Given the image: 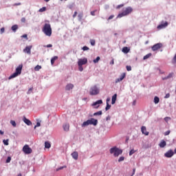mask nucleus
I'll use <instances>...</instances> for the list:
<instances>
[{"instance_id": "14", "label": "nucleus", "mask_w": 176, "mask_h": 176, "mask_svg": "<svg viewBox=\"0 0 176 176\" xmlns=\"http://www.w3.org/2000/svg\"><path fill=\"white\" fill-rule=\"evenodd\" d=\"M167 25H168V23L165 22L164 23H161L160 25H159L157 26L158 30H162V28H166V27H167Z\"/></svg>"}, {"instance_id": "57", "label": "nucleus", "mask_w": 176, "mask_h": 176, "mask_svg": "<svg viewBox=\"0 0 176 176\" xmlns=\"http://www.w3.org/2000/svg\"><path fill=\"white\" fill-rule=\"evenodd\" d=\"M164 98H170V94H167L165 96Z\"/></svg>"}, {"instance_id": "37", "label": "nucleus", "mask_w": 176, "mask_h": 176, "mask_svg": "<svg viewBox=\"0 0 176 176\" xmlns=\"http://www.w3.org/2000/svg\"><path fill=\"white\" fill-rule=\"evenodd\" d=\"M173 64H176V54H175L173 60H172Z\"/></svg>"}, {"instance_id": "46", "label": "nucleus", "mask_w": 176, "mask_h": 176, "mask_svg": "<svg viewBox=\"0 0 176 176\" xmlns=\"http://www.w3.org/2000/svg\"><path fill=\"white\" fill-rule=\"evenodd\" d=\"M123 6H124V4L118 5V6L116 7V9H120V8H123Z\"/></svg>"}, {"instance_id": "63", "label": "nucleus", "mask_w": 176, "mask_h": 176, "mask_svg": "<svg viewBox=\"0 0 176 176\" xmlns=\"http://www.w3.org/2000/svg\"><path fill=\"white\" fill-rule=\"evenodd\" d=\"M135 174V168L133 169V175H134Z\"/></svg>"}, {"instance_id": "27", "label": "nucleus", "mask_w": 176, "mask_h": 176, "mask_svg": "<svg viewBox=\"0 0 176 176\" xmlns=\"http://www.w3.org/2000/svg\"><path fill=\"white\" fill-rule=\"evenodd\" d=\"M160 101V99L159 98V97L155 96L154 98V102H155V104H159Z\"/></svg>"}, {"instance_id": "55", "label": "nucleus", "mask_w": 176, "mask_h": 176, "mask_svg": "<svg viewBox=\"0 0 176 176\" xmlns=\"http://www.w3.org/2000/svg\"><path fill=\"white\" fill-rule=\"evenodd\" d=\"M45 47H53V45L52 44H48L46 46H44Z\"/></svg>"}, {"instance_id": "38", "label": "nucleus", "mask_w": 176, "mask_h": 176, "mask_svg": "<svg viewBox=\"0 0 176 176\" xmlns=\"http://www.w3.org/2000/svg\"><path fill=\"white\" fill-rule=\"evenodd\" d=\"M82 50L84 51V52H86V50H89L90 48H89V47L87 46H84Z\"/></svg>"}, {"instance_id": "59", "label": "nucleus", "mask_w": 176, "mask_h": 176, "mask_svg": "<svg viewBox=\"0 0 176 176\" xmlns=\"http://www.w3.org/2000/svg\"><path fill=\"white\" fill-rule=\"evenodd\" d=\"M170 134V131H167L165 132V135H168Z\"/></svg>"}, {"instance_id": "48", "label": "nucleus", "mask_w": 176, "mask_h": 176, "mask_svg": "<svg viewBox=\"0 0 176 176\" xmlns=\"http://www.w3.org/2000/svg\"><path fill=\"white\" fill-rule=\"evenodd\" d=\"M36 127H41V122L36 123V124L34 126V129H36Z\"/></svg>"}, {"instance_id": "60", "label": "nucleus", "mask_w": 176, "mask_h": 176, "mask_svg": "<svg viewBox=\"0 0 176 176\" xmlns=\"http://www.w3.org/2000/svg\"><path fill=\"white\" fill-rule=\"evenodd\" d=\"M110 64L111 65H113V64H115V61L113 60V59H112V60L111 61Z\"/></svg>"}, {"instance_id": "39", "label": "nucleus", "mask_w": 176, "mask_h": 176, "mask_svg": "<svg viewBox=\"0 0 176 176\" xmlns=\"http://www.w3.org/2000/svg\"><path fill=\"white\" fill-rule=\"evenodd\" d=\"M134 153H135V151H134V149L131 150L129 152V156L134 155Z\"/></svg>"}, {"instance_id": "24", "label": "nucleus", "mask_w": 176, "mask_h": 176, "mask_svg": "<svg viewBox=\"0 0 176 176\" xmlns=\"http://www.w3.org/2000/svg\"><path fill=\"white\" fill-rule=\"evenodd\" d=\"M56 60H58V56H54L53 58H52V59H51L52 65H53L54 64Z\"/></svg>"}, {"instance_id": "62", "label": "nucleus", "mask_w": 176, "mask_h": 176, "mask_svg": "<svg viewBox=\"0 0 176 176\" xmlns=\"http://www.w3.org/2000/svg\"><path fill=\"white\" fill-rule=\"evenodd\" d=\"M109 101H111V98H108L107 99V104H109Z\"/></svg>"}, {"instance_id": "45", "label": "nucleus", "mask_w": 176, "mask_h": 176, "mask_svg": "<svg viewBox=\"0 0 176 176\" xmlns=\"http://www.w3.org/2000/svg\"><path fill=\"white\" fill-rule=\"evenodd\" d=\"M10 160H12V157H8V158L6 160V163H10Z\"/></svg>"}, {"instance_id": "44", "label": "nucleus", "mask_w": 176, "mask_h": 176, "mask_svg": "<svg viewBox=\"0 0 176 176\" xmlns=\"http://www.w3.org/2000/svg\"><path fill=\"white\" fill-rule=\"evenodd\" d=\"M124 160V157H120L119 159H118V162H123Z\"/></svg>"}, {"instance_id": "54", "label": "nucleus", "mask_w": 176, "mask_h": 176, "mask_svg": "<svg viewBox=\"0 0 176 176\" xmlns=\"http://www.w3.org/2000/svg\"><path fill=\"white\" fill-rule=\"evenodd\" d=\"M115 17L114 15H111L109 18L108 20H112V19H113Z\"/></svg>"}, {"instance_id": "47", "label": "nucleus", "mask_w": 176, "mask_h": 176, "mask_svg": "<svg viewBox=\"0 0 176 176\" xmlns=\"http://www.w3.org/2000/svg\"><path fill=\"white\" fill-rule=\"evenodd\" d=\"M96 12H97V10H94V11H91V16H96Z\"/></svg>"}, {"instance_id": "18", "label": "nucleus", "mask_w": 176, "mask_h": 176, "mask_svg": "<svg viewBox=\"0 0 176 176\" xmlns=\"http://www.w3.org/2000/svg\"><path fill=\"white\" fill-rule=\"evenodd\" d=\"M118 97V94H115L111 98V104L112 105H113V104H115V102H116V98Z\"/></svg>"}, {"instance_id": "56", "label": "nucleus", "mask_w": 176, "mask_h": 176, "mask_svg": "<svg viewBox=\"0 0 176 176\" xmlns=\"http://www.w3.org/2000/svg\"><path fill=\"white\" fill-rule=\"evenodd\" d=\"M20 5H21V3H14L13 6H20Z\"/></svg>"}, {"instance_id": "51", "label": "nucleus", "mask_w": 176, "mask_h": 176, "mask_svg": "<svg viewBox=\"0 0 176 176\" xmlns=\"http://www.w3.org/2000/svg\"><path fill=\"white\" fill-rule=\"evenodd\" d=\"M3 32H5V28H1L0 30V33L3 34Z\"/></svg>"}, {"instance_id": "34", "label": "nucleus", "mask_w": 176, "mask_h": 176, "mask_svg": "<svg viewBox=\"0 0 176 176\" xmlns=\"http://www.w3.org/2000/svg\"><path fill=\"white\" fill-rule=\"evenodd\" d=\"M100 61V56H97L96 59L94 60V63L96 64V63H98Z\"/></svg>"}, {"instance_id": "9", "label": "nucleus", "mask_w": 176, "mask_h": 176, "mask_svg": "<svg viewBox=\"0 0 176 176\" xmlns=\"http://www.w3.org/2000/svg\"><path fill=\"white\" fill-rule=\"evenodd\" d=\"M101 104H102V100H97L96 102H94L92 104V107H94V108H96L97 109L100 107V105H101Z\"/></svg>"}, {"instance_id": "32", "label": "nucleus", "mask_w": 176, "mask_h": 176, "mask_svg": "<svg viewBox=\"0 0 176 176\" xmlns=\"http://www.w3.org/2000/svg\"><path fill=\"white\" fill-rule=\"evenodd\" d=\"M3 144H4V145H6V146L9 145V139L3 140Z\"/></svg>"}, {"instance_id": "53", "label": "nucleus", "mask_w": 176, "mask_h": 176, "mask_svg": "<svg viewBox=\"0 0 176 176\" xmlns=\"http://www.w3.org/2000/svg\"><path fill=\"white\" fill-rule=\"evenodd\" d=\"M126 71H131V66H126Z\"/></svg>"}, {"instance_id": "52", "label": "nucleus", "mask_w": 176, "mask_h": 176, "mask_svg": "<svg viewBox=\"0 0 176 176\" xmlns=\"http://www.w3.org/2000/svg\"><path fill=\"white\" fill-rule=\"evenodd\" d=\"M76 16H78V12H74V14H73V19H75V17H76Z\"/></svg>"}, {"instance_id": "26", "label": "nucleus", "mask_w": 176, "mask_h": 176, "mask_svg": "<svg viewBox=\"0 0 176 176\" xmlns=\"http://www.w3.org/2000/svg\"><path fill=\"white\" fill-rule=\"evenodd\" d=\"M16 76H19V74L16 72H14L8 78V79H13V78H16Z\"/></svg>"}, {"instance_id": "49", "label": "nucleus", "mask_w": 176, "mask_h": 176, "mask_svg": "<svg viewBox=\"0 0 176 176\" xmlns=\"http://www.w3.org/2000/svg\"><path fill=\"white\" fill-rule=\"evenodd\" d=\"M164 120H165V122H168V120H171V118H170V117H166V118H164Z\"/></svg>"}, {"instance_id": "7", "label": "nucleus", "mask_w": 176, "mask_h": 176, "mask_svg": "<svg viewBox=\"0 0 176 176\" xmlns=\"http://www.w3.org/2000/svg\"><path fill=\"white\" fill-rule=\"evenodd\" d=\"M161 47H163V44L161 43L155 44L152 47L153 52H156V50H159V49H161Z\"/></svg>"}, {"instance_id": "19", "label": "nucleus", "mask_w": 176, "mask_h": 176, "mask_svg": "<svg viewBox=\"0 0 176 176\" xmlns=\"http://www.w3.org/2000/svg\"><path fill=\"white\" fill-rule=\"evenodd\" d=\"M166 145H167V143L164 140H162L160 142V143L159 144L160 148H164V146H166Z\"/></svg>"}, {"instance_id": "29", "label": "nucleus", "mask_w": 176, "mask_h": 176, "mask_svg": "<svg viewBox=\"0 0 176 176\" xmlns=\"http://www.w3.org/2000/svg\"><path fill=\"white\" fill-rule=\"evenodd\" d=\"M102 115V111H99L94 113V116H98Z\"/></svg>"}, {"instance_id": "42", "label": "nucleus", "mask_w": 176, "mask_h": 176, "mask_svg": "<svg viewBox=\"0 0 176 176\" xmlns=\"http://www.w3.org/2000/svg\"><path fill=\"white\" fill-rule=\"evenodd\" d=\"M32 90H34V88L32 87V88H30L28 91V94H31V93H32Z\"/></svg>"}, {"instance_id": "10", "label": "nucleus", "mask_w": 176, "mask_h": 176, "mask_svg": "<svg viewBox=\"0 0 176 176\" xmlns=\"http://www.w3.org/2000/svg\"><path fill=\"white\" fill-rule=\"evenodd\" d=\"M31 49H32V45L26 46L23 50V52L27 53V54H31Z\"/></svg>"}, {"instance_id": "23", "label": "nucleus", "mask_w": 176, "mask_h": 176, "mask_svg": "<svg viewBox=\"0 0 176 176\" xmlns=\"http://www.w3.org/2000/svg\"><path fill=\"white\" fill-rule=\"evenodd\" d=\"M12 30L14 32H16V31H17V30H19V25H14L12 26L11 28Z\"/></svg>"}, {"instance_id": "50", "label": "nucleus", "mask_w": 176, "mask_h": 176, "mask_svg": "<svg viewBox=\"0 0 176 176\" xmlns=\"http://www.w3.org/2000/svg\"><path fill=\"white\" fill-rule=\"evenodd\" d=\"M21 38H25V39H26L27 41H28V36H27V34H23V35H22V36H21Z\"/></svg>"}, {"instance_id": "16", "label": "nucleus", "mask_w": 176, "mask_h": 176, "mask_svg": "<svg viewBox=\"0 0 176 176\" xmlns=\"http://www.w3.org/2000/svg\"><path fill=\"white\" fill-rule=\"evenodd\" d=\"M74 89V84L69 83L66 85L65 90L69 91Z\"/></svg>"}, {"instance_id": "41", "label": "nucleus", "mask_w": 176, "mask_h": 176, "mask_svg": "<svg viewBox=\"0 0 176 176\" xmlns=\"http://www.w3.org/2000/svg\"><path fill=\"white\" fill-rule=\"evenodd\" d=\"M10 123H11L12 126H13L14 127H16V121L11 120Z\"/></svg>"}, {"instance_id": "25", "label": "nucleus", "mask_w": 176, "mask_h": 176, "mask_svg": "<svg viewBox=\"0 0 176 176\" xmlns=\"http://www.w3.org/2000/svg\"><path fill=\"white\" fill-rule=\"evenodd\" d=\"M52 146V144L49 142H45V148L47 149H49Z\"/></svg>"}, {"instance_id": "6", "label": "nucleus", "mask_w": 176, "mask_h": 176, "mask_svg": "<svg viewBox=\"0 0 176 176\" xmlns=\"http://www.w3.org/2000/svg\"><path fill=\"white\" fill-rule=\"evenodd\" d=\"M23 151L24 152V153H25V155H30V153H32V149L30 148V146H28V144H25L23 147Z\"/></svg>"}, {"instance_id": "33", "label": "nucleus", "mask_w": 176, "mask_h": 176, "mask_svg": "<svg viewBox=\"0 0 176 176\" xmlns=\"http://www.w3.org/2000/svg\"><path fill=\"white\" fill-rule=\"evenodd\" d=\"M42 69V66L41 65H36L35 67H34V71H39V69Z\"/></svg>"}, {"instance_id": "35", "label": "nucleus", "mask_w": 176, "mask_h": 176, "mask_svg": "<svg viewBox=\"0 0 176 176\" xmlns=\"http://www.w3.org/2000/svg\"><path fill=\"white\" fill-rule=\"evenodd\" d=\"M109 109H111V104H109V103H107L105 110L109 111Z\"/></svg>"}, {"instance_id": "20", "label": "nucleus", "mask_w": 176, "mask_h": 176, "mask_svg": "<svg viewBox=\"0 0 176 176\" xmlns=\"http://www.w3.org/2000/svg\"><path fill=\"white\" fill-rule=\"evenodd\" d=\"M23 121L26 124H28V126H31V124H32V122H31V121L26 118H24Z\"/></svg>"}, {"instance_id": "28", "label": "nucleus", "mask_w": 176, "mask_h": 176, "mask_svg": "<svg viewBox=\"0 0 176 176\" xmlns=\"http://www.w3.org/2000/svg\"><path fill=\"white\" fill-rule=\"evenodd\" d=\"M151 56H152V54L149 53L144 56L143 60H148V58H149V57H151Z\"/></svg>"}, {"instance_id": "30", "label": "nucleus", "mask_w": 176, "mask_h": 176, "mask_svg": "<svg viewBox=\"0 0 176 176\" xmlns=\"http://www.w3.org/2000/svg\"><path fill=\"white\" fill-rule=\"evenodd\" d=\"M89 42H90L91 45V46H96V40L90 39Z\"/></svg>"}, {"instance_id": "43", "label": "nucleus", "mask_w": 176, "mask_h": 176, "mask_svg": "<svg viewBox=\"0 0 176 176\" xmlns=\"http://www.w3.org/2000/svg\"><path fill=\"white\" fill-rule=\"evenodd\" d=\"M78 69L80 72H82V71H83V67L82 65H78Z\"/></svg>"}, {"instance_id": "3", "label": "nucleus", "mask_w": 176, "mask_h": 176, "mask_svg": "<svg viewBox=\"0 0 176 176\" xmlns=\"http://www.w3.org/2000/svg\"><path fill=\"white\" fill-rule=\"evenodd\" d=\"M98 123V120H97L94 118H91L90 120L85 121L82 124V127H86L90 124H93L94 126H97Z\"/></svg>"}, {"instance_id": "1", "label": "nucleus", "mask_w": 176, "mask_h": 176, "mask_svg": "<svg viewBox=\"0 0 176 176\" xmlns=\"http://www.w3.org/2000/svg\"><path fill=\"white\" fill-rule=\"evenodd\" d=\"M42 31L47 36H52V26L50 23H45Z\"/></svg>"}, {"instance_id": "8", "label": "nucleus", "mask_w": 176, "mask_h": 176, "mask_svg": "<svg viewBox=\"0 0 176 176\" xmlns=\"http://www.w3.org/2000/svg\"><path fill=\"white\" fill-rule=\"evenodd\" d=\"M86 64H87V58L78 59V65H85Z\"/></svg>"}, {"instance_id": "61", "label": "nucleus", "mask_w": 176, "mask_h": 176, "mask_svg": "<svg viewBox=\"0 0 176 176\" xmlns=\"http://www.w3.org/2000/svg\"><path fill=\"white\" fill-rule=\"evenodd\" d=\"M106 120H111V116H107V118H106Z\"/></svg>"}, {"instance_id": "36", "label": "nucleus", "mask_w": 176, "mask_h": 176, "mask_svg": "<svg viewBox=\"0 0 176 176\" xmlns=\"http://www.w3.org/2000/svg\"><path fill=\"white\" fill-rule=\"evenodd\" d=\"M38 12H46V7H43L42 8H41Z\"/></svg>"}, {"instance_id": "5", "label": "nucleus", "mask_w": 176, "mask_h": 176, "mask_svg": "<svg viewBox=\"0 0 176 176\" xmlns=\"http://www.w3.org/2000/svg\"><path fill=\"white\" fill-rule=\"evenodd\" d=\"M100 94V89H98L96 85L93 86L89 89L90 96H97V94Z\"/></svg>"}, {"instance_id": "4", "label": "nucleus", "mask_w": 176, "mask_h": 176, "mask_svg": "<svg viewBox=\"0 0 176 176\" xmlns=\"http://www.w3.org/2000/svg\"><path fill=\"white\" fill-rule=\"evenodd\" d=\"M110 153L111 155L113 154V156H115L116 157H118L119 155H122V153H123V151L118 148V147L116 146H114L110 148Z\"/></svg>"}, {"instance_id": "11", "label": "nucleus", "mask_w": 176, "mask_h": 176, "mask_svg": "<svg viewBox=\"0 0 176 176\" xmlns=\"http://www.w3.org/2000/svg\"><path fill=\"white\" fill-rule=\"evenodd\" d=\"M165 157H173L174 156V151L173 150H169L164 154Z\"/></svg>"}, {"instance_id": "40", "label": "nucleus", "mask_w": 176, "mask_h": 176, "mask_svg": "<svg viewBox=\"0 0 176 176\" xmlns=\"http://www.w3.org/2000/svg\"><path fill=\"white\" fill-rule=\"evenodd\" d=\"M79 20H82L83 17V13H80L78 16Z\"/></svg>"}, {"instance_id": "22", "label": "nucleus", "mask_w": 176, "mask_h": 176, "mask_svg": "<svg viewBox=\"0 0 176 176\" xmlns=\"http://www.w3.org/2000/svg\"><path fill=\"white\" fill-rule=\"evenodd\" d=\"M63 130L65 131H68L69 130V124H65L63 125Z\"/></svg>"}, {"instance_id": "64", "label": "nucleus", "mask_w": 176, "mask_h": 176, "mask_svg": "<svg viewBox=\"0 0 176 176\" xmlns=\"http://www.w3.org/2000/svg\"><path fill=\"white\" fill-rule=\"evenodd\" d=\"M0 134H1V135H3L4 132L0 130Z\"/></svg>"}, {"instance_id": "13", "label": "nucleus", "mask_w": 176, "mask_h": 176, "mask_svg": "<svg viewBox=\"0 0 176 176\" xmlns=\"http://www.w3.org/2000/svg\"><path fill=\"white\" fill-rule=\"evenodd\" d=\"M23 69V65H19V67L16 69V73L18 75H20L21 74V71Z\"/></svg>"}, {"instance_id": "21", "label": "nucleus", "mask_w": 176, "mask_h": 176, "mask_svg": "<svg viewBox=\"0 0 176 176\" xmlns=\"http://www.w3.org/2000/svg\"><path fill=\"white\" fill-rule=\"evenodd\" d=\"M130 52V48L127 47H124L122 48V52L125 53L126 54H127V53H129Z\"/></svg>"}, {"instance_id": "58", "label": "nucleus", "mask_w": 176, "mask_h": 176, "mask_svg": "<svg viewBox=\"0 0 176 176\" xmlns=\"http://www.w3.org/2000/svg\"><path fill=\"white\" fill-rule=\"evenodd\" d=\"M21 23H25V18H22L21 19Z\"/></svg>"}, {"instance_id": "2", "label": "nucleus", "mask_w": 176, "mask_h": 176, "mask_svg": "<svg viewBox=\"0 0 176 176\" xmlns=\"http://www.w3.org/2000/svg\"><path fill=\"white\" fill-rule=\"evenodd\" d=\"M132 12L133 8L131 7H127L122 12L118 14L117 19H122V17H124V16H129Z\"/></svg>"}, {"instance_id": "15", "label": "nucleus", "mask_w": 176, "mask_h": 176, "mask_svg": "<svg viewBox=\"0 0 176 176\" xmlns=\"http://www.w3.org/2000/svg\"><path fill=\"white\" fill-rule=\"evenodd\" d=\"M141 131H142V134H144V135H149V132L146 131V126H142Z\"/></svg>"}, {"instance_id": "12", "label": "nucleus", "mask_w": 176, "mask_h": 176, "mask_svg": "<svg viewBox=\"0 0 176 176\" xmlns=\"http://www.w3.org/2000/svg\"><path fill=\"white\" fill-rule=\"evenodd\" d=\"M126 78V73H122L119 78L116 80V83H119V82H122L123 79Z\"/></svg>"}, {"instance_id": "31", "label": "nucleus", "mask_w": 176, "mask_h": 176, "mask_svg": "<svg viewBox=\"0 0 176 176\" xmlns=\"http://www.w3.org/2000/svg\"><path fill=\"white\" fill-rule=\"evenodd\" d=\"M170 78H173V74H169L168 76L163 78V80H166V79H170Z\"/></svg>"}, {"instance_id": "17", "label": "nucleus", "mask_w": 176, "mask_h": 176, "mask_svg": "<svg viewBox=\"0 0 176 176\" xmlns=\"http://www.w3.org/2000/svg\"><path fill=\"white\" fill-rule=\"evenodd\" d=\"M72 156L73 159H74V160H78V152L74 151V153H72Z\"/></svg>"}]
</instances>
